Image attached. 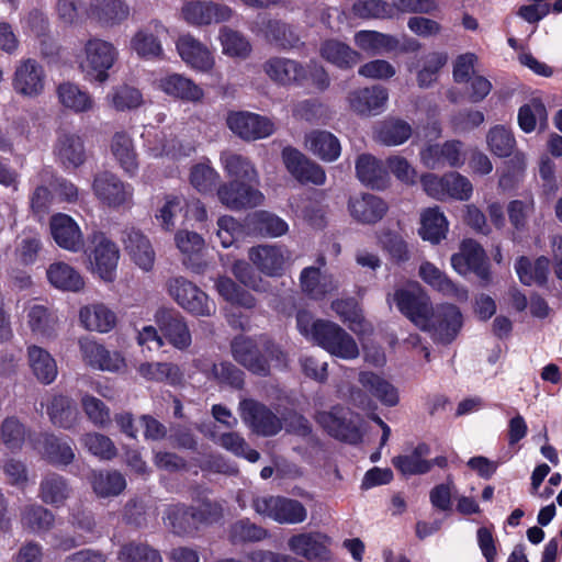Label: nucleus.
Masks as SVG:
<instances>
[{
    "instance_id": "1",
    "label": "nucleus",
    "mask_w": 562,
    "mask_h": 562,
    "mask_svg": "<svg viewBox=\"0 0 562 562\" xmlns=\"http://www.w3.org/2000/svg\"><path fill=\"white\" fill-rule=\"evenodd\" d=\"M231 352L234 360L251 374L266 378L270 375V363L285 364L286 353L272 339L261 337L256 340L251 337L237 335L231 341Z\"/></svg>"
},
{
    "instance_id": "2",
    "label": "nucleus",
    "mask_w": 562,
    "mask_h": 562,
    "mask_svg": "<svg viewBox=\"0 0 562 562\" xmlns=\"http://www.w3.org/2000/svg\"><path fill=\"white\" fill-rule=\"evenodd\" d=\"M223 518V507L218 502L202 498L198 506L177 503L165 510V524L179 537H193L202 525H213Z\"/></svg>"
},
{
    "instance_id": "3",
    "label": "nucleus",
    "mask_w": 562,
    "mask_h": 562,
    "mask_svg": "<svg viewBox=\"0 0 562 562\" xmlns=\"http://www.w3.org/2000/svg\"><path fill=\"white\" fill-rule=\"evenodd\" d=\"M316 423L333 438L349 445L363 440V418L348 407L335 405L329 411L318 412Z\"/></svg>"
},
{
    "instance_id": "4",
    "label": "nucleus",
    "mask_w": 562,
    "mask_h": 562,
    "mask_svg": "<svg viewBox=\"0 0 562 562\" xmlns=\"http://www.w3.org/2000/svg\"><path fill=\"white\" fill-rule=\"evenodd\" d=\"M79 58V67L87 79L102 83L109 79V70L119 58V49L113 43L93 36L85 42Z\"/></svg>"
},
{
    "instance_id": "5",
    "label": "nucleus",
    "mask_w": 562,
    "mask_h": 562,
    "mask_svg": "<svg viewBox=\"0 0 562 562\" xmlns=\"http://www.w3.org/2000/svg\"><path fill=\"white\" fill-rule=\"evenodd\" d=\"M313 341L337 358L350 360L359 356L356 340L342 327L330 321L316 319L313 325Z\"/></svg>"
},
{
    "instance_id": "6",
    "label": "nucleus",
    "mask_w": 562,
    "mask_h": 562,
    "mask_svg": "<svg viewBox=\"0 0 562 562\" xmlns=\"http://www.w3.org/2000/svg\"><path fill=\"white\" fill-rule=\"evenodd\" d=\"M427 321V325H423L420 329L429 333L436 342L442 345L451 344L463 324L459 307L449 303L432 306Z\"/></svg>"
},
{
    "instance_id": "7",
    "label": "nucleus",
    "mask_w": 562,
    "mask_h": 562,
    "mask_svg": "<svg viewBox=\"0 0 562 562\" xmlns=\"http://www.w3.org/2000/svg\"><path fill=\"white\" fill-rule=\"evenodd\" d=\"M89 241L87 255L92 272L103 281H111L120 259L117 246L102 232H93Z\"/></svg>"
},
{
    "instance_id": "8",
    "label": "nucleus",
    "mask_w": 562,
    "mask_h": 562,
    "mask_svg": "<svg viewBox=\"0 0 562 562\" xmlns=\"http://www.w3.org/2000/svg\"><path fill=\"white\" fill-rule=\"evenodd\" d=\"M252 507L259 515L269 517L279 524H300L306 519L304 505L284 496H262L252 501Z\"/></svg>"
},
{
    "instance_id": "9",
    "label": "nucleus",
    "mask_w": 562,
    "mask_h": 562,
    "mask_svg": "<svg viewBox=\"0 0 562 562\" xmlns=\"http://www.w3.org/2000/svg\"><path fill=\"white\" fill-rule=\"evenodd\" d=\"M238 409L241 420L258 436L272 437L282 429L281 418L255 398H243Z\"/></svg>"
},
{
    "instance_id": "10",
    "label": "nucleus",
    "mask_w": 562,
    "mask_h": 562,
    "mask_svg": "<svg viewBox=\"0 0 562 562\" xmlns=\"http://www.w3.org/2000/svg\"><path fill=\"white\" fill-rule=\"evenodd\" d=\"M226 124L235 135L245 140L267 138L276 131V124L271 119L246 111L229 112Z\"/></svg>"
},
{
    "instance_id": "11",
    "label": "nucleus",
    "mask_w": 562,
    "mask_h": 562,
    "mask_svg": "<svg viewBox=\"0 0 562 562\" xmlns=\"http://www.w3.org/2000/svg\"><path fill=\"white\" fill-rule=\"evenodd\" d=\"M92 190L98 200L113 209L130 205L134 194L131 184L123 182L110 171H102L94 176Z\"/></svg>"
},
{
    "instance_id": "12",
    "label": "nucleus",
    "mask_w": 562,
    "mask_h": 562,
    "mask_svg": "<svg viewBox=\"0 0 562 562\" xmlns=\"http://www.w3.org/2000/svg\"><path fill=\"white\" fill-rule=\"evenodd\" d=\"M398 311L419 329L428 323V314L432 304L429 295L419 286L398 289L393 295Z\"/></svg>"
},
{
    "instance_id": "13",
    "label": "nucleus",
    "mask_w": 562,
    "mask_h": 562,
    "mask_svg": "<svg viewBox=\"0 0 562 562\" xmlns=\"http://www.w3.org/2000/svg\"><path fill=\"white\" fill-rule=\"evenodd\" d=\"M155 323L169 345L179 350H186L192 342V337L184 317L173 308L160 307L154 315Z\"/></svg>"
},
{
    "instance_id": "14",
    "label": "nucleus",
    "mask_w": 562,
    "mask_h": 562,
    "mask_svg": "<svg viewBox=\"0 0 562 562\" xmlns=\"http://www.w3.org/2000/svg\"><path fill=\"white\" fill-rule=\"evenodd\" d=\"M451 266L462 277L473 272L480 279L488 278L486 254L482 246L471 238L462 240L459 251L451 256Z\"/></svg>"
},
{
    "instance_id": "15",
    "label": "nucleus",
    "mask_w": 562,
    "mask_h": 562,
    "mask_svg": "<svg viewBox=\"0 0 562 562\" xmlns=\"http://www.w3.org/2000/svg\"><path fill=\"white\" fill-rule=\"evenodd\" d=\"M166 32L167 29L161 21L151 20L134 33L130 41V48L143 59H164L165 52L159 35Z\"/></svg>"
},
{
    "instance_id": "16",
    "label": "nucleus",
    "mask_w": 562,
    "mask_h": 562,
    "mask_svg": "<svg viewBox=\"0 0 562 562\" xmlns=\"http://www.w3.org/2000/svg\"><path fill=\"white\" fill-rule=\"evenodd\" d=\"M262 70L272 82L282 87L301 86L307 79V70L302 63L281 56L268 58Z\"/></svg>"
},
{
    "instance_id": "17",
    "label": "nucleus",
    "mask_w": 562,
    "mask_h": 562,
    "mask_svg": "<svg viewBox=\"0 0 562 562\" xmlns=\"http://www.w3.org/2000/svg\"><path fill=\"white\" fill-rule=\"evenodd\" d=\"M420 162L428 169L461 167L465 161L463 144L460 140H448L442 145H427L419 153Z\"/></svg>"
},
{
    "instance_id": "18",
    "label": "nucleus",
    "mask_w": 562,
    "mask_h": 562,
    "mask_svg": "<svg viewBox=\"0 0 562 562\" xmlns=\"http://www.w3.org/2000/svg\"><path fill=\"white\" fill-rule=\"evenodd\" d=\"M282 160L286 170L301 183L323 186L326 181L325 170L308 159L294 147L288 146L282 150Z\"/></svg>"
},
{
    "instance_id": "19",
    "label": "nucleus",
    "mask_w": 562,
    "mask_h": 562,
    "mask_svg": "<svg viewBox=\"0 0 562 562\" xmlns=\"http://www.w3.org/2000/svg\"><path fill=\"white\" fill-rule=\"evenodd\" d=\"M177 52L182 61L200 72H210L215 66L211 49L191 34L180 35L176 42Z\"/></svg>"
},
{
    "instance_id": "20",
    "label": "nucleus",
    "mask_w": 562,
    "mask_h": 562,
    "mask_svg": "<svg viewBox=\"0 0 562 562\" xmlns=\"http://www.w3.org/2000/svg\"><path fill=\"white\" fill-rule=\"evenodd\" d=\"M181 15L187 23L200 26L228 21L233 16V10L226 4L193 0L182 5Z\"/></svg>"
},
{
    "instance_id": "21",
    "label": "nucleus",
    "mask_w": 562,
    "mask_h": 562,
    "mask_svg": "<svg viewBox=\"0 0 562 562\" xmlns=\"http://www.w3.org/2000/svg\"><path fill=\"white\" fill-rule=\"evenodd\" d=\"M44 86L45 72L43 67L33 58L20 60L12 79V87L15 92L34 98L43 92Z\"/></svg>"
},
{
    "instance_id": "22",
    "label": "nucleus",
    "mask_w": 562,
    "mask_h": 562,
    "mask_svg": "<svg viewBox=\"0 0 562 562\" xmlns=\"http://www.w3.org/2000/svg\"><path fill=\"white\" fill-rule=\"evenodd\" d=\"M169 293L175 301L189 313L196 316H210L215 305L196 283H169Z\"/></svg>"
},
{
    "instance_id": "23",
    "label": "nucleus",
    "mask_w": 562,
    "mask_h": 562,
    "mask_svg": "<svg viewBox=\"0 0 562 562\" xmlns=\"http://www.w3.org/2000/svg\"><path fill=\"white\" fill-rule=\"evenodd\" d=\"M50 235L63 249L79 252L85 248L83 234L78 223L69 215L56 213L49 220Z\"/></svg>"
},
{
    "instance_id": "24",
    "label": "nucleus",
    "mask_w": 562,
    "mask_h": 562,
    "mask_svg": "<svg viewBox=\"0 0 562 562\" xmlns=\"http://www.w3.org/2000/svg\"><path fill=\"white\" fill-rule=\"evenodd\" d=\"M54 155L58 164L66 170L79 168L87 159L81 136L70 132L58 134L54 146Z\"/></svg>"
},
{
    "instance_id": "25",
    "label": "nucleus",
    "mask_w": 562,
    "mask_h": 562,
    "mask_svg": "<svg viewBox=\"0 0 562 562\" xmlns=\"http://www.w3.org/2000/svg\"><path fill=\"white\" fill-rule=\"evenodd\" d=\"M217 196L222 204L231 210H241L261 204L263 195L257 189L245 182L231 181L217 190Z\"/></svg>"
},
{
    "instance_id": "26",
    "label": "nucleus",
    "mask_w": 562,
    "mask_h": 562,
    "mask_svg": "<svg viewBox=\"0 0 562 562\" xmlns=\"http://www.w3.org/2000/svg\"><path fill=\"white\" fill-rule=\"evenodd\" d=\"M329 538L319 532L297 533L289 539V548L296 555L306 560L329 561L331 553L328 549Z\"/></svg>"
},
{
    "instance_id": "27",
    "label": "nucleus",
    "mask_w": 562,
    "mask_h": 562,
    "mask_svg": "<svg viewBox=\"0 0 562 562\" xmlns=\"http://www.w3.org/2000/svg\"><path fill=\"white\" fill-rule=\"evenodd\" d=\"M389 100L387 90L381 86L358 89L349 93L350 109L360 115H378Z\"/></svg>"
},
{
    "instance_id": "28",
    "label": "nucleus",
    "mask_w": 562,
    "mask_h": 562,
    "mask_svg": "<svg viewBox=\"0 0 562 562\" xmlns=\"http://www.w3.org/2000/svg\"><path fill=\"white\" fill-rule=\"evenodd\" d=\"M157 88L169 97L187 102H201L203 89L181 74H169L156 80Z\"/></svg>"
},
{
    "instance_id": "29",
    "label": "nucleus",
    "mask_w": 562,
    "mask_h": 562,
    "mask_svg": "<svg viewBox=\"0 0 562 562\" xmlns=\"http://www.w3.org/2000/svg\"><path fill=\"white\" fill-rule=\"evenodd\" d=\"M176 245L183 254V265L194 273L203 272L207 262L203 258L204 239L194 232L179 231L176 234Z\"/></svg>"
},
{
    "instance_id": "30",
    "label": "nucleus",
    "mask_w": 562,
    "mask_h": 562,
    "mask_svg": "<svg viewBox=\"0 0 562 562\" xmlns=\"http://www.w3.org/2000/svg\"><path fill=\"white\" fill-rule=\"evenodd\" d=\"M122 241L132 260L143 270L149 271L155 262V251L149 239L134 227L123 233Z\"/></svg>"
},
{
    "instance_id": "31",
    "label": "nucleus",
    "mask_w": 562,
    "mask_h": 562,
    "mask_svg": "<svg viewBox=\"0 0 562 562\" xmlns=\"http://www.w3.org/2000/svg\"><path fill=\"white\" fill-rule=\"evenodd\" d=\"M79 347L85 362L94 369L115 372L123 364V359L117 352L111 355L103 345L90 338H81Z\"/></svg>"
},
{
    "instance_id": "32",
    "label": "nucleus",
    "mask_w": 562,
    "mask_h": 562,
    "mask_svg": "<svg viewBox=\"0 0 562 562\" xmlns=\"http://www.w3.org/2000/svg\"><path fill=\"white\" fill-rule=\"evenodd\" d=\"M248 257L261 272L268 277H278L284 267L286 250L276 245H260L251 247Z\"/></svg>"
},
{
    "instance_id": "33",
    "label": "nucleus",
    "mask_w": 562,
    "mask_h": 562,
    "mask_svg": "<svg viewBox=\"0 0 562 562\" xmlns=\"http://www.w3.org/2000/svg\"><path fill=\"white\" fill-rule=\"evenodd\" d=\"M88 14L100 25L113 27L128 19L130 7L122 0H91Z\"/></svg>"
},
{
    "instance_id": "34",
    "label": "nucleus",
    "mask_w": 562,
    "mask_h": 562,
    "mask_svg": "<svg viewBox=\"0 0 562 562\" xmlns=\"http://www.w3.org/2000/svg\"><path fill=\"white\" fill-rule=\"evenodd\" d=\"M351 216L363 224H374L382 220L387 211L386 203L379 196L367 193L349 200Z\"/></svg>"
},
{
    "instance_id": "35",
    "label": "nucleus",
    "mask_w": 562,
    "mask_h": 562,
    "mask_svg": "<svg viewBox=\"0 0 562 562\" xmlns=\"http://www.w3.org/2000/svg\"><path fill=\"white\" fill-rule=\"evenodd\" d=\"M413 134L412 125L398 117H386L379 122L373 132V138L389 147L406 143Z\"/></svg>"
},
{
    "instance_id": "36",
    "label": "nucleus",
    "mask_w": 562,
    "mask_h": 562,
    "mask_svg": "<svg viewBox=\"0 0 562 562\" xmlns=\"http://www.w3.org/2000/svg\"><path fill=\"white\" fill-rule=\"evenodd\" d=\"M71 492L72 488L66 477L50 472L40 483L38 497L44 504L59 508L65 505Z\"/></svg>"
},
{
    "instance_id": "37",
    "label": "nucleus",
    "mask_w": 562,
    "mask_h": 562,
    "mask_svg": "<svg viewBox=\"0 0 562 562\" xmlns=\"http://www.w3.org/2000/svg\"><path fill=\"white\" fill-rule=\"evenodd\" d=\"M356 172L362 183L373 189H385L390 183L386 166H383L381 160L370 154H362L358 157Z\"/></svg>"
},
{
    "instance_id": "38",
    "label": "nucleus",
    "mask_w": 562,
    "mask_h": 562,
    "mask_svg": "<svg viewBox=\"0 0 562 562\" xmlns=\"http://www.w3.org/2000/svg\"><path fill=\"white\" fill-rule=\"evenodd\" d=\"M362 387L387 407L396 406L400 402L397 389L383 376L372 371H361L358 378Z\"/></svg>"
},
{
    "instance_id": "39",
    "label": "nucleus",
    "mask_w": 562,
    "mask_h": 562,
    "mask_svg": "<svg viewBox=\"0 0 562 562\" xmlns=\"http://www.w3.org/2000/svg\"><path fill=\"white\" fill-rule=\"evenodd\" d=\"M331 308L356 335H364L371 329L370 324L363 316L359 302L355 297L337 299L333 301Z\"/></svg>"
},
{
    "instance_id": "40",
    "label": "nucleus",
    "mask_w": 562,
    "mask_h": 562,
    "mask_svg": "<svg viewBox=\"0 0 562 562\" xmlns=\"http://www.w3.org/2000/svg\"><path fill=\"white\" fill-rule=\"evenodd\" d=\"M307 149L324 161H335L340 156L341 146L338 138L327 131H313L306 135Z\"/></svg>"
},
{
    "instance_id": "41",
    "label": "nucleus",
    "mask_w": 562,
    "mask_h": 562,
    "mask_svg": "<svg viewBox=\"0 0 562 562\" xmlns=\"http://www.w3.org/2000/svg\"><path fill=\"white\" fill-rule=\"evenodd\" d=\"M355 44L371 55L387 54L400 47V42L395 36L367 30L355 34Z\"/></svg>"
},
{
    "instance_id": "42",
    "label": "nucleus",
    "mask_w": 562,
    "mask_h": 562,
    "mask_svg": "<svg viewBox=\"0 0 562 562\" xmlns=\"http://www.w3.org/2000/svg\"><path fill=\"white\" fill-rule=\"evenodd\" d=\"M419 235L424 240L439 244L448 233L449 223L438 206L423 211L420 215Z\"/></svg>"
},
{
    "instance_id": "43",
    "label": "nucleus",
    "mask_w": 562,
    "mask_h": 562,
    "mask_svg": "<svg viewBox=\"0 0 562 562\" xmlns=\"http://www.w3.org/2000/svg\"><path fill=\"white\" fill-rule=\"evenodd\" d=\"M321 56L340 69H349L360 61V54L336 40L325 41L319 48Z\"/></svg>"
},
{
    "instance_id": "44",
    "label": "nucleus",
    "mask_w": 562,
    "mask_h": 562,
    "mask_svg": "<svg viewBox=\"0 0 562 562\" xmlns=\"http://www.w3.org/2000/svg\"><path fill=\"white\" fill-rule=\"evenodd\" d=\"M79 318L85 328L99 333H109L116 324L115 314L103 304L82 307Z\"/></svg>"
},
{
    "instance_id": "45",
    "label": "nucleus",
    "mask_w": 562,
    "mask_h": 562,
    "mask_svg": "<svg viewBox=\"0 0 562 562\" xmlns=\"http://www.w3.org/2000/svg\"><path fill=\"white\" fill-rule=\"evenodd\" d=\"M57 97L61 105L75 113H83L94 108L92 97L71 82L60 83L57 88Z\"/></svg>"
},
{
    "instance_id": "46",
    "label": "nucleus",
    "mask_w": 562,
    "mask_h": 562,
    "mask_svg": "<svg viewBox=\"0 0 562 562\" xmlns=\"http://www.w3.org/2000/svg\"><path fill=\"white\" fill-rule=\"evenodd\" d=\"M47 414L55 426L64 429H70L76 424L78 408L70 397L65 395H55L47 406Z\"/></svg>"
},
{
    "instance_id": "47",
    "label": "nucleus",
    "mask_w": 562,
    "mask_h": 562,
    "mask_svg": "<svg viewBox=\"0 0 562 562\" xmlns=\"http://www.w3.org/2000/svg\"><path fill=\"white\" fill-rule=\"evenodd\" d=\"M268 284L269 283H215L220 295L223 296L225 301L247 308H251L256 305V299L245 286L250 285L254 291H265Z\"/></svg>"
},
{
    "instance_id": "48",
    "label": "nucleus",
    "mask_w": 562,
    "mask_h": 562,
    "mask_svg": "<svg viewBox=\"0 0 562 562\" xmlns=\"http://www.w3.org/2000/svg\"><path fill=\"white\" fill-rule=\"evenodd\" d=\"M111 150L124 171L134 176L138 169L137 156L132 138L125 132L113 135Z\"/></svg>"
},
{
    "instance_id": "49",
    "label": "nucleus",
    "mask_w": 562,
    "mask_h": 562,
    "mask_svg": "<svg viewBox=\"0 0 562 562\" xmlns=\"http://www.w3.org/2000/svg\"><path fill=\"white\" fill-rule=\"evenodd\" d=\"M43 453L48 463L53 465H68L75 459L71 442L54 434H46L43 438Z\"/></svg>"
},
{
    "instance_id": "50",
    "label": "nucleus",
    "mask_w": 562,
    "mask_h": 562,
    "mask_svg": "<svg viewBox=\"0 0 562 562\" xmlns=\"http://www.w3.org/2000/svg\"><path fill=\"white\" fill-rule=\"evenodd\" d=\"M29 361L33 374L40 382L50 384L56 379V362L45 349L37 346L29 347Z\"/></svg>"
},
{
    "instance_id": "51",
    "label": "nucleus",
    "mask_w": 562,
    "mask_h": 562,
    "mask_svg": "<svg viewBox=\"0 0 562 562\" xmlns=\"http://www.w3.org/2000/svg\"><path fill=\"white\" fill-rule=\"evenodd\" d=\"M218 40L224 55L246 59L250 56L252 47L248 38L240 32L228 26L220 30Z\"/></svg>"
},
{
    "instance_id": "52",
    "label": "nucleus",
    "mask_w": 562,
    "mask_h": 562,
    "mask_svg": "<svg viewBox=\"0 0 562 562\" xmlns=\"http://www.w3.org/2000/svg\"><path fill=\"white\" fill-rule=\"evenodd\" d=\"M486 144L492 154L506 158L514 153L516 138L510 128L504 125H495L486 134Z\"/></svg>"
},
{
    "instance_id": "53",
    "label": "nucleus",
    "mask_w": 562,
    "mask_h": 562,
    "mask_svg": "<svg viewBox=\"0 0 562 562\" xmlns=\"http://www.w3.org/2000/svg\"><path fill=\"white\" fill-rule=\"evenodd\" d=\"M221 160L228 176L234 178L233 181H257V171L252 164L246 157L233 153H225L222 155Z\"/></svg>"
},
{
    "instance_id": "54",
    "label": "nucleus",
    "mask_w": 562,
    "mask_h": 562,
    "mask_svg": "<svg viewBox=\"0 0 562 562\" xmlns=\"http://www.w3.org/2000/svg\"><path fill=\"white\" fill-rule=\"evenodd\" d=\"M22 524L34 533H44L54 527L55 515L43 505H30L22 514Z\"/></svg>"
},
{
    "instance_id": "55",
    "label": "nucleus",
    "mask_w": 562,
    "mask_h": 562,
    "mask_svg": "<svg viewBox=\"0 0 562 562\" xmlns=\"http://www.w3.org/2000/svg\"><path fill=\"white\" fill-rule=\"evenodd\" d=\"M518 125L525 133L536 131L537 126L541 130L548 124V112L543 103L540 101H531L524 104L518 111Z\"/></svg>"
},
{
    "instance_id": "56",
    "label": "nucleus",
    "mask_w": 562,
    "mask_h": 562,
    "mask_svg": "<svg viewBox=\"0 0 562 562\" xmlns=\"http://www.w3.org/2000/svg\"><path fill=\"white\" fill-rule=\"evenodd\" d=\"M549 267L550 261L544 256H540L535 260L527 256H520L514 266L520 281H547Z\"/></svg>"
},
{
    "instance_id": "57",
    "label": "nucleus",
    "mask_w": 562,
    "mask_h": 562,
    "mask_svg": "<svg viewBox=\"0 0 562 562\" xmlns=\"http://www.w3.org/2000/svg\"><path fill=\"white\" fill-rule=\"evenodd\" d=\"M92 488L100 497L116 496L126 487L125 477L117 471H100L92 476Z\"/></svg>"
},
{
    "instance_id": "58",
    "label": "nucleus",
    "mask_w": 562,
    "mask_h": 562,
    "mask_svg": "<svg viewBox=\"0 0 562 562\" xmlns=\"http://www.w3.org/2000/svg\"><path fill=\"white\" fill-rule=\"evenodd\" d=\"M120 562H162L160 552L146 542L130 541L117 553Z\"/></svg>"
},
{
    "instance_id": "59",
    "label": "nucleus",
    "mask_w": 562,
    "mask_h": 562,
    "mask_svg": "<svg viewBox=\"0 0 562 562\" xmlns=\"http://www.w3.org/2000/svg\"><path fill=\"white\" fill-rule=\"evenodd\" d=\"M265 34L270 43L283 49L293 48L300 44V36L295 30L281 21H268Z\"/></svg>"
},
{
    "instance_id": "60",
    "label": "nucleus",
    "mask_w": 562,
    "mask_h": 562,
    "mask_svg": "<svg viewBox=\"0 0 562 562\" xmlns=\"http://www.w3.org/2000/svg\"><path fill=\"white\" fill-rule=\"evenodd\" d=\"M108 104L116 111H126L138 108L143 95L136 88L127 85L113 87L106 94Z\"/></svg>"
},
{
    "instance_id": "61",
    "label": "nucleus",
    "mask_w": 562,
    "mask_h": 562,
    "mask_svg": "<svg viewBox=\"0 0 562 562\" xmlns=\"http://www.w3.org/2000/svg\"><path fill=\"white\" fill-rule=\"evenodd\" d=\"M138 373L148 381L176 384L180 379L179 367L171 362H144L138 367Z\"/></svg>"
},
{
    "instance_id": "62",
    "label": "nucleus",
    "mask_w": 562,
    "mask_h": 562,
    "mask_svg": "<svg viewBox=\"0 0 562 562\" xmlns=\"http://www.w3.org/2000/svg\"><path fill=\"white\" fill-rule=\"evenodd\" d=\"M29 325L33 333L44 338H52L56 334L57 317L43 305H34L29 312Z\"/></svg>"
},
{
    "instance_id": "63",
    "label": "nucleus",
    "mask_w": 562,
    "mask_h": 562,
    "mask_svg": "<svg viewBox=\"0 0 562 562\" xmlns=\"http://www.w3.org/2000/svg\"><path fill=\"white\" fill-rule=\"evenodd\" d=\"M249 220L255 228L265 236L279 237L284 235L289 229L285 221L267 211L256 212Z\"/></svg>"
},
{
    "instance_id": "64",
    "label": "nucleus",
    "mask_w": 562,
    "mask_h": 562,
    "mask_svg": "<svg viewBox=\"0 0 562 562\" xmlns=\"http://www.w3.org/2000/svg\"><path fill=\"white\" fill-rule=\"evenodd\" d=\"M87 450L100 460L110 461L117 456V448L112 439L100 432H88L82 437Z\"/></svg>"
}]
</instances>
